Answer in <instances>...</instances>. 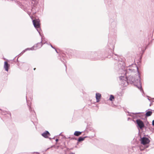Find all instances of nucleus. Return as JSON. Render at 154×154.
Segmentation results:
<instances>
[{
    "mask_svg": "<svg viewBox=\"0 0 154 154\" xmlns=\"http://www.w3.org/2000/svg\"><path fill=\"white\" fill-rule=\"evenodd\" d=\"M33 23L34 27L37 29L38 32L40 33V20L38 19L34 20L32 21Z\"/></svg>",
    "mask_w": 154,
    "mask_h": 154,
    "instance_id": "nucleus-3",
    "label": "nucleus"
},
{
    "mask_svg": "<svg viewBox=\"0 0 154 154\" xmlns=\"http://www.w3.org/2000/svg\"><path fill=\"white\" fill-rule=\"evenodd\" d=\"M58 139H56V142L58 141Z\"/></svg>",
    "mask_w": 154,
    "mask_h": 154,
    "instance_id": "nucleus-17",
    "label": "nucleus"
},
{
    "mask_svg": "<svg viewBox=\"0 0 154 154\" xmlns=\"http://www.w3.org/2000/svg\"><path fill=\"white\" fill-rule=\"evenodd\" d=\"M29 110H30V107H29Z\"/></svg>",
    "mask_w": 154,
    "mask_h": 154,
    "instance_id": "nucleus-28",
    "label": "nucleus"
},
{
    "mask_svg": "<svg viewBox=\"0 0 154 154\" xmlns=\"http://www.w3.org/2000/svg\"><path fill=\"white\" fill-rule=\"evenodd\" d=\"M51 45V47L52 48H54V47L52 46L51 45Z\"/></svg>",
    "mask_w": 154,
    "mask_h": 154,
    "instance_id": "nucleus-18",
    "label": "nucleus"
},
{
    "mask_svg": "<svg viewBox=\"0 0 154 154\" xmlns=\"http://www.w3.org/2000/svg\"><path fill=\"white\" fill-rule=\"evenodd\" d=\"M152 111H148L146 113V116L148 117L151 115L152 114Z\"/></svg>",
    "mask_w": 154,
    "mask_h": 154,
    "instance_id": "nucleus-12",
    "label": "nucleus"
},
{
    "mask_svg": "<svg viewBox=\"0 0 154 154\" xmlns=\"http://www.w3.org/2000/svg\"><path fill=\"white\" fill-rule=\"evenodd\" d=\"M32 20L33 17L32 16H30Z\"/></svg>",
    "mask_w": 154,
    "mask_h": 154,
    "instance_id": "nucleus-19",
    "label": "nucleus"
},
{
    "mask_svg": "<svg viewBox=\"0 0 154 154\" xmlns=\"http://www.w3.org/2000/svg\"><path fill=\"white\" fill-rule=\"evenodd\" d=\"M136 68H137V71H138V73H139V72H138V67H136Z\"/></svg>",
    "mask_w": 154,
    "mask_h": 154,
    "instance_id": "nucleus-16",
    "label": "nucleus"
},
{
    "mask_svg": "<svg viewBox=\"0 0 154 154\" xmlns=\"http://www.w3.org/2000/svg\"><path fill=\"white\" fill-rule=\"evenodd\" d=\"M69 154H74V153L72 152H71Z\"/></svg>",
    "mask_w": 154,
    "mask_h": 154,
    "instance_id": "nucleus-22",
    "label": "nucleus"
},
{
    "mask_svg": "<svg viewBox=\"0 0 154 154\" xmlns=\"http://www.w3.org/2000/svg\"><path fill=\"white\" fill-rule=\"evenodd\" d=\"M149 141V139L146 137H143L141 140V143L143 145L148 143Z\"/></svg>",
    "mask_w": 154,
    "mask_h": 154,
    "instance_id": "nucleus-5",
    "label": "nucleus"
},
{
    "mask_svg": "<svg viewBox=\"0 0 154 154\" xmlns=\"http://www.w3.org/2000/svg\"><path fill=\"white\" fill-rule=\"evenodd\" d=\"M35 46H33L32 47L30 48H27L25 49V50H24L23 51V53H24L27 50H35L36 49V48H35Z\"/></svg>",
    "mask_w": 154,
    "mask_h": 154,
    "instance_id": "nucleus-10",
    "label": "nucleus"
},
{
    "mask_svg": "<svg viewBox=\"0 0 154 154\" xmlns=\"http://www.w3.org/2000/svg\"><path fill=\"white\" fill-rule=\"evenodd\" d=\"M35 69H35V68H34V70H35Z\"/></svg>",
    "mask_w": 154,
    "mask_h": 154,
    "instance_id": "nucleus-25",
    "label": "nucleus"
},
{
    "mask_svg": "<svg viewBox=\"0 0 154 154\" xmlns=\"http://www.w3.org/2000/svg\"><path fill=\"white\" fill-rule=\"evenodd\" d=\"M137 123L140 129H142L144 127V125L143 122L140 119H137L136 120Z\"/></svg>",
    "mask_w": 154,
    "mask_h": 154,
    "instance_id": "nucleus-4",
    "label": "nucleus"
},
{
    "mask_svg": "<svg viewBox=\"0 0 154 154\" xmlns=\"http://www.w3.org/2000/svg\"><path fill=\"white\" fill-rule=\"evenodd\" d=\"M82 133L81 132L79 131H75L74 133V135L76 136H78L80 135Z\"/></svg>",
    "mask_w": 154,
    "mask_h": 154,
    "instance_id": "nucleus-11",
    "label": "nucleus"
},
{
    "mask_svg": "<svg viewBox=\"0 0 154 154\" xmlns=\"http://www.w3.org/2000/svg\"><path fill=\"white\" fill-rule=\"evenodd\" d=\"M148 99L149 100V101H150V100L149 99Z\"/></svg>",
    "mask_w": 154,
    "mask_h": 154,
    "instance_id": "nucleus-27",
    "label": "nucleus"
},
{
    "mask_svg": "<svg viewBox=\"0 0 154 154\" xmlns=\"http://www.w3.org/2000/svg\"><path fill=\"white\" fill-rule=\"evenodd\" d=\"M140 113V112H138V113H135V114H139V113Z\"/></svg>",
    "mask_w": 154,
    "mask_h": 154,
    "instance_id": "nucleus-21",
    "label": "nucleus"
},
{
    "mask_svg": "<svg viewBox=\"0 0 154 154\" xmlns=\"http://www.w3.org/2000/svg\"><path fill=\"white\" fill-rule=\"evenodd\" d=\"M9 65L8 64V63L5 61L4 63V68L6 71H8V67Z\"/></svg>",
    "mask_w": 154,
    "mask_h": 154,
    "instance_id": "nucleus-8",
    "label": "nucleus"
},
{
    "mask_svg": "<svg viewBox=\"0 0 154 154\" xmlns=\"http://www.w3.org/2000/svg\"><path fill=\"white\" fill-rule=\"evenodd\" d=\"M42 44L40 42L38 43L34 46H35V48H36L37 49L40 48L42 47Z\"/></svg>",
    "mask_w": 154,
    "mask_h": 154,
    "instance_id": "nucleus-9",
    "label": "nucleus"
},
{
    "mask_svg": "<svg viewBox=\"0 0 154 154\" xmlns=\"http://www.w3.org/2000/svg\"><path fill=\"white\" fill-rule=\"evenodd\" d=\"M128 70H129V71H131V70H132V69H128Z\"/></svg>",
    "mask_w": 154,
    "mask_h": 154,
    "instance_id": "nucleus-23",
    "label": "nucleus"
},
{
    "mask_svg": "<svg viewBox=\"0 0 154 154\" xmlns=\"http://www.w3.org/2000/svg\"><path fill=\"white\" fill-rule=\"evenodd\" d=\"M42 135L44 137L47 138L50 135V134L48 131H45L42 134Z\"/></svg>",
    "mask_w": 154,
    "mask_h": 154,
    "instance_id": "nucleus-7",
    "label": "nucleus"
},
{
    "mask_svg": "<svg viewBox=\"0 0 154 154\" xmlns=\"http://www.w3.org/2000/svg\"><path fill=\"white\" fill-rule=\"evenodd\" d=\"M114 96L113 95H110V98H109V100L110 101H112L113 99H114Z\"/></svg>",
    "mask_w": 154,
    "mask_h": 154,
    "instance_id": "nucleus-13",
    "label": "nucleus"
},
{
    "mask_svg": "<svg viewBox=\"0 0 154 154\" xmlns=\"http://www.w3.org/2000/svg\"><path fill=\"white\" fill-rule=\"evenodd\" d=\"M152 125L154 126V120L152 122Z\"/></svg>",
    "mask_w": 154,
    "mask_h": 154,
    "instance_id": "nucleus-15",
    "label": "nucleus"
},
{
    "mask_svg": "<svg viewBox=\"0 0 154 154\" xmlns=\"http://www.w3.org/2000/svg\"><path fill=\"white\" fill-rule=\"evenodd\" d=\"M139 79H136L133 78L132 76H129L127 79L123 76H120L119 77L122 85V86H126L128 83V81L130 82L131 83H134V85L140 90L141 89V85L140 81V78L139 76H138Z\"/></svg>",
    "mask_w": 154,
    "mask_h": 154,
    "instance_id": "nucleus-1",
    "label": "nucleus"
},
{
    "mask_svg": "<svg viewBox=\"0 0 154 154\" xmlns=\"http://www.w3.org/2000/svg\"><path fill=\"white\" fill-rule=\"evenodd\" d=\"M101 97V94L99 93H97L96 94V102H99L100 100Z\"/></svg>",
    "mask_w": 154,
    "mask_h": 154,
    "instance_id": "nucleus-6",
    "label": "nucleus"
},
{
    "mask_svg": "<svg viewBox=\"0 0 154 154\" xmlns=\"http://www.w3.org/2000/svg\"><path fill=\"white\" fill-rule=\"evenodd\" d=\"M115 59H116V60H117V59H116V57H115Z\"/></svg>",
    "mask_w": 154,
    "mask_h": 154,
    "instance_id": "nucleus-30",
    "label": "nucleus"
},
{
    "mask_svg": "<svg viewBox=\"0 0 154 154\" xmlns=\"http://www.w3.org/2000/svg\"><path fill=\"white\" fill-rule=\"evenodd\" d=\"M65 66L66 67V65H65Z\"/></svg>",
    "mask_w": 154,
    "mask_h": 154,
    "instance_id": "nucleus-29",
    "label": "nucleus"
},
{
    "mask_svg": "<svg viewBox=\"0 0 154 154\" xmlns=\"http://www.w3.org/2000/svg\"><path fill=\"white\" fill-rule=\"evenodd\" d=\"M55 51H56L57 52V50L56 49H55Z\"/></svg>",
    "mask_w": 154,
    "mask_h": 154,
    "instance_id": "nucleus-26",
    "label": "nucleus"
},
{
    "mask_svg": "<svg viewBox=\"0 0 154 154\" xmlns=\"http://www.w3.org/2000/svg\"><path fill=\"white\" fill-rule=\"evenodd\" d=\"M125 67V64L123 61H119L117 64V66H116V68L117 69L118 68L119 70L121 72H123L124 73V75L126 73V71L124 70V67Z\"/></svg>",
    "mask_w": 154,
    "mask_h": 154,
    "instance_id": "nucleus-2",
    "label": "nucleus"
},
{
    "mask_svg": "<svg viewBox=\"0 0 154 154\" xmlns=\"http://www.w3.org/2000/svg\"><path fill=\"white\" fill-rule=\"evenodd\" d=\"M84 137H80L79 138L78 140L80 142V141H82L84 140Z\"/></svg>",
    "mask_w": 154,
    "mask_h": 154,
    "instance_id": "nucleus-14",
    "label": "nucleus"
},
{
    "mask_svg": "<svg viewBox=\"0 0 154 154\" xmlns=\"http://www.w3.org/2000/svg\"><path fill=\"white\" fill-rule=\"evenodd\" d=\"M28 14L29 15H30V13L29 12H28Z\"/></svg>",
    "mask_w": 154,
    "mask_h": 154,
    "instance_id": "nucleus-20",
    "label": "nucleus"
},
{
    "mask_svg": "<svg viewBox=\"0 0 154 154\" xmlns=\"http://www.w3.org/2000/svg\"><path fill=\"white\" fill-rule=\"evenodd\" d=\"M115 56H116L117 57H118V56L116 54L115 55Z\"/></svg>",
    "mask_w": 154,
    "mask_h": 154,
    "instance_id": "nucleus-24",
    "label": "nucleus"
},
{
    "mask_svg": "<svg viewBox=\"0 0 154 154\" xmlns=\"http://www.w3.org/2000/svg\"><path fill=\"white\" fill-rule=\"evenodd\" d=\"M153 99H154V98H153Z\"/></svg>",
    "mask_w": 154,
    "mask_h": 154,
    "instance_id": "nucleus-31",
    "label": "nucleus"
}]
</instances>
